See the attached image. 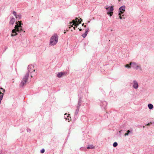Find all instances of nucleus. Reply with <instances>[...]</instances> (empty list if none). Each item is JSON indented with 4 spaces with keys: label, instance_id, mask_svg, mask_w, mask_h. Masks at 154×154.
Segmentation results:
<instances>
[{
    "label": "nucleus",
    "instance_id": "23",
    "mask_svg": "<svg viewBox=\"0 0 154 154\" xmlns=\"http://www.w3.org/2000/svg\"><path fill=\"white\" fill-rule=\"evenodd\" d=\"M81 23V22H79V23H76L75 24H73V25H74L75 26H78L79 24Z\"/></svg>",
    "mask_w": 154,
    "mask_h": 154
},
{
    "label": "nucleus",
    "instance_id": "33",
    "mask_svg": "<svg viewBox=\"0 0 154 154\" xmlns=\"http://www.w3.org/2000/svg\"><path fill=\"white\" fill-rule=\"evenodd\" d=\"M75 20H78V18H77V17H76V18H75Z\"/></svg>",
    "mask_w": 154,
    "mask_h": 154
},
{
    "label": "nucleus",
    "instance_id": "10",
    "mask_svg": "<svg viewBox=\"0 0 154 154\" xmlns=\"http://www.w3.org/2000/svg\"><path fill=\"white\" fill-rule=\"evenodd\" d=\"M77 22V20H72V22H70V23H69L70 25H71V24L72 23H73L72 25H71V26L70 25V26H71L72 27H73V24H75Z\"/></svg>",
    "mask_w": 154,
    "mask_h": 154
},
{
    "label": "nucleus",
    "instance_id": "22",
    "mask_svg": "<svg viewBox=\"0 0 154 154\" xmlns=\"http://www.w3.org/2000/svg\"><path fill=\"white\" fill-rule=\"evenodd\" d=\"M45 151V150L44 149H42V150H41V152L42 153H43Z\"/></svg>",
    "mask_w": 154,
    "mask_h": 154
},
{
    "label": "nucleus",
    "instance_id": "24",
    "mask_svg": "<svg viewBox=\"0 0 154 154\" xmlns=\"http://www.w3.org/2000/svg\"><path fill=\"white\" fill-rule=\"evenodd\" d=\"M82 36L84 38H85L86 37V36L85 35V33L82 34Z\"/></svg>",
    "mask_w": 154,
    "mask_h": 154
},
{
    "label": "nucleus",
    "instance_id": "2",
    "mask_svg": "<svg viewBox=\"0 0 154 154\" xmlns=\"http://www.w3.org/2000/svg\"><path fill=\"white\" fill-rule=\"evenodd\" d=\"M18 22H19V25L17 24L15 26V29H13L12 31V34H11V36H14L17 35V33L16 32H20L23 31V30L21 28L22 23H21V21H18Z\"/></svg>",
    "mask_w": 154,
    "mask_h": 154
},
{
    "label": "nucleus",
    "instance_id": "16",
    "mask_svg": "<svg viewBox=\"0 0 154 154\" xmlns=\"http://www.w3.org/2000/svg\"><path fill=\"white\" fill-rule=\"evenodd\" d=\"M81 101L79 100L78 102L77 107L78 108H79L80 106H81Z\"/></svg>",
    "mask_w": 154,
    "mask_h": 154
},
{
    "label": "nucleus",
    "instance_id": "11",
    "mask_svg": "<svg viewBox=\"0 0 154 154\" xmlns=\"http://www.w3.org/2000/svg\"><path fill=\"white\" fill-rule=\"evenodd\" d=\"M15 21V19L14 18H12L10 21V23L13 25Z\"/></svg>",
    "mask_w": 154,
    "mask_h": 154
},
{
    "label": "nucleus",
    "instance_id": "18",
    "mask_svg": "<svg viewBox=\"0 0 154 154\" xmlns=\"http://www.w3.org/2000/svg\"><path fill=\"white\" fill-rule=\"evenodd\" d=\"M118 145V143L117 142H115L113 144V146L114 147H116Z\"/></svg>",
    "mask_w": 154,
    "mask_h": 154
},
{
    "label": "nucleus",
    "instance_id": "21",
    "mask_svg": "<svg viewBox=\"0 0 154 154\" xmlns=\"http://www.w3.org/2000/svg\"><path fill=\"white\" fill-rule=\"evenodd\" d=\"M125 67L126 68H130L131 67L130 66H129L128 64H126L125 66Z\"/></svg>",
    "mask_w": 154,
    "mask_h": 154
},
{
    "label": "nucleus",
    "instance_id": "30",
    "mask_svg": "<svg viewBox=\"0 0 154 154\" xmlns=\"http://www.w3.org/2000/svg\"><path fill=\"white\" fill-rule=\"evenodd\" d=\"M103 103H104V104H106V105H107V103H106V102L104 101L103 102Z\"/></svg>",
    "mask_w": 154,
    "mask_h": 154
},
{
    "label": "nucleus",
    "instance_id": "20",
    "mask_svg": "<svg viewBox=\"0 0 154 154\" xmlns=\"http://www.w3.org/2000/svg\"><path fill=\"white\" fill-rule=\"evenodd\" d=\"M64 115H65V116H64L65 118L66 119H67L65 117L67 116V117H69V114L67 115V114L65 113L64 114Z\"/></svg>",
    "mask_w": 154,
    "mask_h": 154
},
{
    "label": "nucleus",
    "instance_id": "27",
    "mask_svg": "<svg viewBox=\"0 0 154 154\" xmlns=\"http://www.w3.org/2000/svg\"><path fill=\"white\" fill-rule=\"evenodd\" d=\"M127 133H128L129 134V133H130V132H131L129 131V130H128L127 131Z\"/></svg>",
    "mask_w": 154,
    "mask_h": 154
},
{
    "label": "nucleus",
    "instance_id": "9",
    "mask_svg": "<svg viewBox=\"0 0 154 154\" xmlns=\"http://www.w3.org/2000/svg\"><path fill=\"white\" fill-rule=\"evenodd\" d=\"M77 22V20H72V22H70V23H69L70 25H71V24L72 23H73L72 25H71V26L70 25V26H71L72 27H73V24H75Z\"/></svg>",
    "mask_w": 154,
    "mask_h": 154
},
{
    "label": "nucleus",
    "instance_id": "29",
    "mask_svg": "<svg viewBox=\"0 0 154 154\" xmlns=\"http://www.w3.org/2000/svg\"><path fill=\"white\" fill-rule=\"evenodd\" d=\"M80 20H82V18H80V19H79V20H78V22H79V23L80 22H79V21H80Z\"/></svg>",
    "mask_w": 154,
    "mask_h": 154
},
{
    "label": "nucleus",
    "instance_id": "25",
    "mask_svg": "<svg viewBox=\"0 0 154 154\" xmlns=\"http://www.w3.org/2000/svg\"><path fill=\"white\" fill-rule=\"evenodd\" d=\"M125 136H128V133H125Z\"/></svg>",
    "mask_w": 154,
    "mask_h": 154
},
{
    "label": "nucleus",
    "instance_id": "3",
    "mask_svg": "<svg viewBox=\"0 0 154 154\" xmlns=\"http://www.w3.org/2000/svg\"><path fill=\"white\" fill-rule=\"evenodd\" d=\"M58 37L57 34H54L51 38L50 40L49 45L53 46L55 45L57 42Z\"/></svg>",
    "mask_w": 154,
    "mask_h": 154
},
{
    "label": "nucleus",
    "instance_id": "8",
    "mask_svg": "<svg viewBox=\"0 0 154 154\" xmlns=\"http://www.w3.org/2000/svg\"><path fill=\"white\" fill-rule=\"evenodd\" d=\"M65 74V73L63 72H60L58 73L57 75V76L59 78H60L63 75Z\"/></svg>",
    "mask_w": 154,
    "mask_h": 154
},
{
    "label": "nucleus",
    "instance_id": "5",
    "mask_svg": "<svg viewBox=\"0 0 154 154\" xmlns=\"http://www.w3.org/2000/svg\"><path fill=\"white\" fill-rule=\"evenodd\" d=\"M125 6L123 5L119 8V18L121 19H125V17L122 18L121 17V14H123L124 12L125 11Z\"/></svg>",
    "mask_w": 154,
    "mask_h": 154
},
{
    "label": "nucleus",
    "instance_id": "4",
    "mask_svg": "<svg viewBox=\"0 0 154 154\" xmlns=\"http://www.w3.org/2000/svg\"><path fill=\"white\" fill-rule=\"evenodd\" d=\"M104 8L107 10V14L109 15L110 17H111L113 14V6H111L108 7L107 6H105Z\"/></svg>",
    "mask_w": 154,
    "mask_h": 154
},
{
    "label": "nucleus",
    "instance_id": "12",
    "mask_svg": "<svg viewBox=\"0 0 154 154\" xmlns=\"http://www.w3.org/2000/svg\"><path fill=\"white\" fill-rule=\"evenodd\" d=\"M148 106L150 109H151L153 108V105L151 104H149L148 105Z\"/></svg>",
    "mask_w": 154,
    "mask_h": 154
},
{
    "label": "nucleus",
    "instance_id": "26",
    "mask_svg": "<svg viewBox=\"0 0 154 154\" xmlns=\"http://www.w3.org/2000/svg\"><path fill=\"white\" fill-rule=\"evenodd\" d=\"M1 89H2V90H3V92H5V89H3L2 88H1Z\"/></svg>",
    "mask_w": 154,
    "mask_h": 154
},
{
    "label": "nucleus",
    "instance_id": "35",
    "mask_svg": "<svg viewBox=\"0 0 154 154\" xmlns=\"http://www.w3.org/2000/svg\"><path fill=\"white\" fill-rule=\"evenodd\" d=\"M74 29H75V27H74V28H73Z\"/></svg>",
    "mask_w": 154,
    "mask_h": 154
},
{
    "label": "nucleus",
    "instance_id": "34",
    "mask_svg": "<svg viewBox=\"0 0 154 154\" xmlns=\"http://www.w3.org/2000/svg\"><path fill=\"white\" fill-rule=\"evenodd\" d=\"M79 30L80 31H82V29H79Z\"/></svg>",
    "mask_w": 154,
    "mask_h": 154
},
{
    "label": "nucleus",
    "instance_id": "19",
    "mask_svg": "<svg viewBox=\"0 0 154 154\" xmlns=\"http://www.w3.org/2000/svg\"><path fill=\"white\" fill-rule=\"evenodd\" d=\"M13 14L15 16V17L17 15L16 12L14 11H13Z\"/></svg>",
    "mask_w": 154,
    "mask_h": 154
},
{
    "label": "nucleus",
    "instance_id": "36",
    "mask_svg": "<svg viewBox=\"0 0 154 154\" xmlns=\"http://www.w3.org/2000/svg\"><path fill=\"white\" fill-rule=\"evenodd\" d=\"M86 27V26L85 25V26H84V27Z\"/></svg>",
    "mask_w": 154,
    "mask_h": 154
},
{
    "label": "nucleus",
    "instance_id": "1",
    "mask_svg": "<svg viewBox=\"0 0 154 154\" xmlns=\"http://www.w3.org/2000/svg\"><path fill=\"white\" fill-rule=\"evenodd\" d=\"M34 66L32 65H29L28 66V72L26 73L25 75L23 77L22 80L21 81L20 84V86L23 87L25 85L28 80L29 73H32L31 75V77H32V75H36L37 71L34 69Z\"/></svg>",
    "mask_w": 154,
    "mask_h": 154
},
{
    "label": "nucleus",
    "instance_id": "15",
    "mask_svg": "<svg viewBox=\"0 0 154 154\" xmlns=\"http://www.w3.org/2000/svg\"><path fill=\"white\" fill-rule=\"evenodd\" d=\"M88 32H89V29L88 28L86 29H85V33H84L86 36H87Z\"/></svg>",
    "mask_w": 154,
    "mask_h": 154
},
{
    "label": "nucleus",
    "instance_id": "17",
    "mask_svg": "<svg viewBox=\"0 0 154 154\" xmlns=\"http://www.w3.org/2000/svg\"><path fill=\"white\" fill-rule=\"evenodd\" d=\"M79 108H78L77 109H76L75 112V114L76 115H77L79 111Z\"/></svg>",
    "mask_w": 154,
    "mask_h": 154
},
{
    "label": "nucleus",
    "instance_id": "6",
    "mask_svg": "<svg viewBox=\"0 0 154 154\" xmlns=\"http://www.w3.org/2000/svg\"><path fill=\"white\" fill-rule=\"evenodd\" d=\"M130 65H131V66L134 69H137L139 67L140 69L141 70V67L137 65L136 63L135 62H131L130 63Z\"/></svg>",
    "mask_w": 154,
    "mask_h": 154
},
{
    "label": "nucleus",
    "instance_id": "28",
    "mask_svg": "<svg viewBox=\"0 0 154 154\" xmlns=\"http://www.w3.org/2000/svg\"><path fill=\"white\" fill-rule=\"evenodd\" d=\"M121 17L122 18L123 17H124V15L123 14H121Z\"/></svg>",
    "mask_w": 154,
    "mask_h": 154
},
{
    "label": "nucleus",
    "instance_id": "31",
    "mask_svg": "<svg viewBox=\"0 0 154 154\" xmlns=\"http://www.w3.org/2000/svg\"><path fill=\"white\" fill-rule=\"evenodd\" d=\"M27 131H28V132H30V131H31V130H30V129H28L27 130Z\"/></svg>",
    "mask_w": 154,
    "mask_h": 154
},
{
    "label": "nucleus",
    "instance_id": "14",
    "mask_svg": "<svg viewBox=\"0 0 154 154\" xmlns=\"http://www.w3.org/2000/svg\"><path fill=\"white\" fill-rule=\"evenodd\" d=\"M16 19H18V20H20L21 19V15H18L15 17Z\"/></svg>",
    "mask_w": 154,
    "mask_h": 154
},
{
    "label": "nucleus",
    "instance_id": "38",
    "mask_svg": "<svg viewBox=\"0 0 154 154\" xmlns=\"http://www.w3.org/2000/svg\"><path fill=\"white\" fill-rule=\"evenodd\" d=\"M64 33H66V32H64Z\"/></svg>",
    "mask_w": 154,
    "mask_h": 154
},
{
    "label": "nucleus",
    "instance_id": "7",
    "mask_svg": "<svg viewBox=\"0 0 154 154\" xmlns=\"http://www.w3.org/2000/svg\"><path fill=\"white\" fill-rule=\"evenodd\" d=\"M133 87L135 89H137L138 87V84L137 82L135 80L133 81Z\"/></svg>",
    "mask_w": 154,
    "mask_h": 154
},
{
    "label": "nucleus",
    "instance_id": "37",
    "mask_svg": "<svg viewBox=\"0 0 154 154\" xmlns=\"http://www.w3.org/2000/svg\"><path fill=\"white\" fill-rule=\"evenodd\" d=\"M84 23H83V24H82V26H83L84 25Z\"/></svg>",
    "mask_w": 154,
    "mask_h": 154
},
{
    "label": "nucleus",
    "instance_id": "32",
    "mask_svg": "<svg viewBox=\"0 0 154 154\" xmlns=\"http://www.w3.org/2000/svg\"><path fill=\"white\" fill-rule=\"evenodd\" d=\"M150 124H152V123L151 122H150V123H149L147 124L146 125H149Z\"/></svg>",
    "mask_w": 154,
    "mask_h": 154
},
{
    "label": "nucleus",
    "instance_id": "13",
    "mask_svg": "<svg viewBox=\"0 0 154 154\" xmlns=\"http://www.w3.org/2000/svg\"><path fill=\"white\" fill-rule=\"evenodd\" d=\"M87 148L88 149H92L94 148V146L92 145H90L88 146L87 147Z\"/></svg>",
    "mask_w": 154,
    "mask_h": 154
}]
</instances>
